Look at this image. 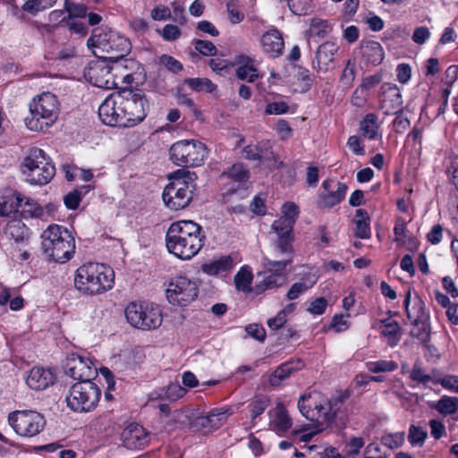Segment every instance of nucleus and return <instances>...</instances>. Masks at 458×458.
I'll return each mask as SVG.
<instances>
[{
	"label": "nucleus",
	"instance_id": "obj_40",
	"mask_svg": "<svg viewBox=\"0 0 458 458\" xmlns=\"http://www.w3.org/2000/svg\"><path fill=\"white\" fill-rule=\"evenodd\" d=\"M184 84L188 85L192 90L200 92L205 91L212 93L216 90V86L207 78H190L184 81Z\"/></svg>",
	"mask_w": 458,
	"mask_h": 458
},
{
	"label": "nucleus",
	"instance_id": "obj_20",
	"mask_svg": "<svg viewBox=\"0 0 458 458\" xmlns=\"http://www.w3.org/2000/svg\"><path fill=\"white\" fill-rule=\"evenodd\" d=\"M113 68L105 65H96L89 72L90 82L98 88L112 89L118 87L121 80L113 73Z\"/></svg>",
	"mask_w": 458,
	"mask_h": 458
},
{
	"label": "nucleus",
	"instance_id": "obj_3",
	"mask_svg": "<svg viewBox=\"0 0 458 458\" xmlns=\"http://www.w3.org/2000/svg\"><path fill=\"white\" fill-rule=\"evenodd\" d=\"M114 272L102 263L89 262L77 268L74 286L83 295L101 294L113 288Z\"/></svg>",
	"mask_w": 458,
	"mask_h": 458
},
{
	"label": "nucleus",
	"instance_id": "obj_19",
	"mask_svg": "<svg viewBox=\"0 0 458 458\" xmlns=\"http://www.w3.org/2000/svg\"><path fill=\"white\" fill-rule=\"evenodd\" d=\"M382 98L380 107L386 115L397 114L403 106V97L400 89L391 83H385L381 87Z\"/></svg>",
	"mask_w": 458,
	"mask_h": 458
},
{
	"label": "nucleus",
	"instance_id": "obj_34",
	"mask_svg": "<svg viewBox=\"0 0 458 458\" xmlns=\"http://www.w3.org/2000/svg\"><path fill=\"white\" fill-rule=\"evenodd\" d=\"M233 267V260L230 256H223L217 259L204 263L202 271L209 276H216L231 270Z\"/></svg>",
	"mask_w": 458,
	"mask_h": 458
},
{
	"label": "nucleus",
	"instance_id": "obj_46",
	"mask_svg": "<svg viewBox=\"0 0 458 458\" xmlns=\"http://www.w3.org/2000/svg\"><path fill=\"white\" fill-rule=\"evenodd\" d=\"M274 260H267V265L269 267V269L271 271L276 272L275 274L268 275L267 276H265L263 279V284L266 289H270L273 287H277L281 285L284 281V276L283 275L284 270H276L275 267H273L270 264V262H273Z\"/></svg>",
	"mask_w": 458,
	"mask_h": 458
},
{
	"label": "nucleus",
	"instance_id": "obj_49",
	"mask_svg": "<svg viewBox=\"0 0 458 458\" xmlns=\"http://www.w3.org/2000/svg\"><path fill=\"white\" fill-rule=\"evenodd\" d=\"M427 432L420 427L411 425L409 428L408 440L413 446H421L427 437Z\"/></svg>",
	"mask_w": 458,
	"mask_h": 458
},
{
	"label": "nucleus",
	"instance_id": "obj_7",
	"mask_svg": "<svg viewBox=\"0 0 458 458\" xmlns=\"http://www.w3.org/2000/svg\"><path fill=\"white\" fill-rule=\"evenodd\" d=\"M58 111L56 97L50 92H44L30 103V115L25 118V123L30 131H42L54 123Z\"/></svg>",
	"mask_w": 458,
	"mask_h": 458
},
{
	"label": "nucleus",
	"instance_id": "obj_51",
	"mask_svg": "<svg viewBox=\"0 0 458 458\" xmlns=\"http://www.w3.org/2000/svg\"><path fill=\"white\" fill-rule=\"evenodd\" d=\"M56 0H27L23 5V10L30 13H38L47 8H50Z\"/></svg>",
	"mask_w": 458,
	"mask_h": 458
},
{
	"label": "nucleus",
	"instance_id": "obj_61",
	"mask_svg": "<svg viewBox=\"0 0 458 458\" xmlns=\"http://www.w3.org/2000/svg\"><path fill=\"white\" fill-rule=\"evenodd\" d=\"M346 145L353 154L357 156L365 155L364 145L361 143L360 137L356 135L350 136L347 140Z\"/></svg>",
	"mask_w": 458,
	"mask_h": 458
},
{
	"label": "nucleus",
	"instance_id": "obj_36",
	"mask_svg": "<svg viewBox=\"0 0 458 458\" xmlns=\"http://www.w3.org/2000/svg\"><path fill=\"white\" fill-rule=\"evenodd\" d=\"M354 223L355 236L360 239H369L370 237L369 217L365 209H356Z\"/></svg>",
	"mask_w": 458,
	"mask_h": 458
},
{
	"label": "nucleus",
	"instance_id": "obj_58",
	"mask_svg": "<svg viewBox=\"0 0 458 458\" xmlns=\"http://www.w3.org/2000/svg\"><path fill=\"white\" fill-rule=\"evenodd\" d=\"M404 441V433L388 434L382 437V444L390 449L399 447Z\"/></svg>",
	"mask_w": 458,
	"mask_h": 458
},
{
	"label": "nucleus",
	"instance_id": "obj_29",
	"mask_svg": "<svg viewBox=\"0 0 458 458\" xmlns=\"http://www.w3.org/2000/svg\"><path fill=\"white\" fill-rule=\"evenodd\" d=\"M347 185L344 182H335V190L319 195L318 205L319 208H330L339 204L345 197Z\"/></svg>",
	"mask_w": 458,
	"mask_h": 458
},
{
	"label": "nucleus",
	"instance_id": "obj_50",
	"mask_svg": "<svg viewBox=\"0 0 458 458\" xmlns=\"http://www.w3.org/2000/svg\"><path fill=\"white\" fill-rule=\"evenodd\" d=\"M413 327L411 330V335L416 337L423 343L429 340V327L427 321H420L419 323H412Z\"/></svg>",
	"mask_w": 458,
	"mask_h": 458
},
{
	"label": "nucleus",
	"instance_id": "obj_48",
	"mask_svg": "<svg viewBox=\"0 0 458 458\" xmlns=\"http://www.w3.org/2000/svg\"><path fill=\"white\" fill-rule=\"evenodd\" d=\"M269 404V400L266 397H258L249 404L251 420L254 421L257 417L261 415Z\"/></svg>",
	"mask_w": 458,
	"mask_h": 458
},
{
	"label": "nucleus",
	"instance_id": "obj_30",
	"mask_svg": "<svg viewBox=\"0 0 458 458\" xmlns=\"http://www.w3.org/2000/svg\"><path fill=\"white\" fill-rule=\"evenodd\" d=\"M54 211L55 206L53 204L42 207L34 199H27L23 205L22 213L24 217L46 219L50 216Z\"/></svg>",
	"mask_w": 458,
	"mask_h": 458
},
{
	"label": "nucleus",
	"instance_id": "obj_56",
	"mask_svg": "<svg viewBox=\"0 0 458 458\" xmlns=\"http://www.w3.org/2000/svg\"><path fill=\"white\" fill-rule=\"evenodd\" d=\"M311 0H292L289 8L295 15H306L310 10Z\"/></svg>",
	"mask_w": 458,
	"mask_h": 458
},
{
	"label": "nucleus",
	"instance_id": "obj_39",
	"mask_svg": "<svg viewBox=\"0 0 458 458\" xmlns=\"http://www.w3.org/2000/svg\"><path fill=\"white\" fill-rule=\"evenodd\" d=\"M5 233L11 236L16 242H23L29 238V228L21 221H11L7 224Z\"/></svg>",
	"mask_w": 458,
	"mask_h": 458
},
{
	"label": "nucleus",
	"instance_id": "obj_32",
	"mask_svg": "<svg viewBox=\"0 0 458 458\" xmlns=\"http://www.w3.org/2000/svg\"><path fill=\"white\" fill-rule=\"evenodd\" d=\"M410 302L411 292H408L403 302L408 319L411 320V323L427 321L428 316L426 313L424 302L420 298H418L411 309L409 308Z\"/></svg>",
	"mask_w": 458,
	"mask_h": 458
},
{
	"label": "nucleus",
	"instance_id": "obj_31",
	"mask_svg": "<svg viewBox=\"0 0 458 458\" xmlns=\"http://www.w3.org/2000/svg\"><path fill=\"white\" fill-rule=\"evenodd\" d=\"M303 362L300 360H290L277 367V369L269 377L271 386H279L285 378H287L293 371L301 369Z\"/></svg>",
	"mask_w": 458,
	"mask_h": 458
},
{
	"label": "nucleus",
	"instance_id": "obj_53",
	"mask_svg": "<svg viewBox=\"0 0 458 458\" xmlns=\"http://www.w3.org/2000/svg\"><path fill=\"white\" fill-rule=\"evenodd\" d=\"M282 213L283 215L279 218L292 222V225H294L300 213L299 207L293 202H286L282 208Z\"/></svg>",
	"mask_w": 458,
	"mask_h": 458
},
{
	"label": "nucleus",
	"instance_id": "obj_64",
	"mask_svg": "<svg viewBox=\"0 0 458 458\" xmlns=\"http://www.w3.org/2000/svg\"><path fill=\"white\" fill-rule=\"evenodd\" d=\"M364 458H387V455L381 452L378 444L370 443L364 450Z\"/></svg>",
	"mask_w": 458,
	"mask_h": 458
},
{
	"label": "nucleus",
	"instance_id": "obj_27",
	"mask_svg": "<svg viewBox=\"0 0 458 458\" xmlns=\"http://www.w3.org/2000/svg\"><path fill=\"white\" fill-rule=\"evenodd\" d=\"M234 63L238 65L236 76L240 80L253 82L259 77L258 70L254 66V61L248 55H237Z\"/></svg>",
	"mask_w": 458,
	"mask_h": 458
},
{
	"label": "nucleus",
	"instance_id": "obj_6",
	"mask_svg": "<svg viewBox=\"0 0 458 458\" xmlns=\"http://www.w3.org/2000/svg\"><path fill=\"white\" fill-rule=\"evenodd\" d=\"M197 175L185 168L178 169L168 175L169 183L163 191V200L173 210L186 208L192 199Z\"/></svg>",
	"mask_w": 458,
	"mask_h": 458
},
{
	"label": "nucleus",
	"instance_id": "obj_59",
	"mask_svg": "<svg viewBox=\"0 0 458 458\" xmlns=\"http://www.w3.org/2000/svg\"><path fill=\"white\" fill-rule=\"evenodd\" d=\"M355 79V64L348 61L341 76V82L346 86L351 87Z\"/></svg>",
	"mask_w": 458,
	"mask_h": 458
},
{
	"label": "nucleus",
	"instance_id": "obj_2",
	"mask_svg": "<svg viewBox=\"0 0 458 458\" xmlns=\"http://www.w3.org/2000/svg\"><path fill=\"white\" fill-rule=\"evenodd\" d=\"M201 226L191 220L173 223L165 235L168 251L182 259H191L202 248Z\"/></svg>",
	"mask_w": 458,
	"mask_h": 458
},
{
	"label": "nucleus",
	"instance_id": "obj_11",
	"mask_svg": "<svg viewBox=\"0 0 458 458\" xmlns=\"http://www.w3.org/2000/svg\"><path fill=\"white\" fill-rule=\"evenodd\" d=\"M126 319L135 328L142 330L156 329L163 321L158 306L148 302H130L124 310Z\"/></svg>",
	"mask_w": 458,
	"mask_h": 458
},
{
	"label": "nucleus",
	"instance_id": "obj_55",
	"mask_svg": "<svg viewBox=\"0 0 458 458\" xmlns=\"http://www.w3.org/2000/svg\"><path fill=\"white\" fill-rule=\"evenodd\" d=\"M434 384H440L444 388L458 393V377L457 376H445L444 377L436 374L433 379Z\"/></svg>",
	"mask_w": 458,
	"mask_h": 458
},
{
	"label": "nucleus",
	"instance_id": "obj_17",
	"mask_svg": "<svg viewBox=\"0 0 458 458\" xmlns=\"http://www.w3.org/2000/svg\"><path fill=\"white\" fill-rule=\"evenodd\" d=\"M123 100V92L110 94L98 107V116L103 123L122 127L123 108L119 102Z\"/></svg>",
	"mask_w": 458,
	"mask_h": 458
},
{
	"label": "nucleus",
	"instance_id": "obj_57",
	"mask_svg": "<svg viewBox=\"0 0 458 458\" xmlns=\"http://www.w3.org/2000/svg\"><path fill=\"white\" fill-rule=\"evenodd\" d=\"M160 64L174 73L181 72L183 68L182 64L178 60L168 55H163L160 57Z\"/></svg>",
	"mask_w": 458,
	"mask_h": 458
},
{
	"label": "nucleus",
	"instance_id": "obj_16",
	"mask_svg": "<svg viewBox=\"0 0 458 458\" xmlns=\"http://www.w3.org/2000/svg\"><path fill=\"white\" fill-rule=\"evenodd\" d=\"M64 372L78 382L92 381L97 376V368L89 357L72 353L66 359Z\"/></svg>",
	"mask_w": 458,
	"mask_h": 458
},
{
	"label": "nucleus",
	"instance_id": "obj_35",
	"mask_svg": "<svg viewBox=\"0 0 458 458\" xmlns=\"http://www.w3.org/2000/svg\"><path fill=\"white\" fill-rule=\"evenodd\" d=\"M270 145L268 142H259L258 144H250L243 148V157L253 161H261L268 157L271 153Z\"/></svg>",
	"mask_w": 458,
	"mask_h": 458
},
{
	"label": "nucleus",
	"instance_id": "obj_5",
	"mask_svg": "<svg viewBox=\"0 0 458 458\" xmlns=\"http://www.w3.org/2000/svg\"><path fill=\"white\" fill-rule=\"evenodd\" d=\"M87 46L98 58L112 62L123 59L131 51L128 38L107 28L95 29Z\"/></svg>",
	"mask_w": 458,
	"mask_h": 458
},
{
	"label": "nucleus",
	"instance_id": "obj_37",
	"mask_svg": "<svg viewBox=\"0 0 458 458\" xmlns=\"http://www.w3.org/2000/svg\"><path fill=\"white\" fill-rule=\"evenodd\" d=\"M221 177H226L234 182H238L239 185L244 186L249 181L250 172L242 163L233 165L228 171L224 172Z\"/></svg>",
	"mask_w": 458,
	"mask_h": 458
},
{
	"label": "nucleus",
	"instance_id": "obj_18",
	"mask_svg": "<svg viewBox=\"0 0 458 458\" xmlns=\"http://www.w3.org/2000/svg\"><path fill=\"white\" fill-rule=\"evenodd\" d=\"M122 441L127 449H142L149 443V434L142 426L131 423L123 429Z\"/></svg>",
	"mask_w": 458,
	"mask_h": 458
},
{
	"label": "nucleus",
	"instance_id": "obj_24",
	"mask_svg": "<svg viewBox=\"0 0 458 458\" xmlns=\"http://www.w3.org/2000/svg\"><path fill=\"white\" fill-rule=\"evenodd\" d=\"M22 198L19 192L5 188L0 190V216H11L18 211Z\"/></svg>",
	"mask_w": 458,
	"mask_h": 458
},
{
	"label": "nucleus",
	"instance_id": "obj_26",
	"mask_svg": "<svg viewBox=\"0 0 458 458\" xmlns=\"http://www.w3.org/2000/svg\"><path fill=\"white\" fill-rule=\"evenodd\" d=\"M360 52L363 61L374 66L380 64L385 57L383 47L374 40L361 41Z\"/></svg>",
	"mask_w": 458,
	"mask_h": 458
},
{
	"label": "nucleus",
	"instance_id": "obj_21",
	"mask_svg": "<svg viewBox=\"0 0 458 458\" xmlns=\"http://www.w3.org/2000/svg\"><path fill=\"white\" fill-rule=\"evenodd\" d=\"M260 47L264 54L272 58L280 56L284 48L282 33L277 29L266 31L260 38Z\"/></svg>",
	"mask_w": 458,
	"mask_h": 458
},
{
	"label": "nucleus",
	"instance_id": "obj_25",
	"mask_svg": "<svg viewBox=\"0 0 458 458\" xmlns=\"http://www.w3.org/2000/svg\"><path fill=\"white\" fill-rule=\"evenodd\" d=\"M226 420V411L215 410L205 416H199L195 419L193 426L204 433L210 432L220 428Z\"/></svg>",
	"mask_w": 458,
	"mask_h": 458
},
{
	"label": "nucleus",
	"instance_id": "obj_38",
	"mask_svg": "<svg viewBox=\"0 0 458 458\" xmlns=\"http://www.w3.org/2000/svg\"><path fill=\"white\" fill-rule=\"evenodd\" d=\"M431 407L444 416L452 415L458 411V398L444 395Z\"/></svg>",
	"mask_w": 458,
	"mask_h": 458
},
{
	"label": "nucleus",
	"instance_id": "obj_52",
	"mask_svg": "<svg viewBox=\"0 0 458 458\" xmlns=\"http://www.w3.org/2000/svg\"><path fill=\"white\" fill-rule=\"evenodd\" d=\"M64 9L68 13L69 18H83L87 15V7L82 4H75L65 0Z\"/></svg>",
	"mask_w": 458,
	"mask_h": 458
},
{
	"label": "nucleus",
	"instance_id": "obj_60",
	"mask_svg": "<svg viewBox=\"0 0 458 458\" xmlns=\"http://www.w3.org/2000/svg\"><path fill=\"white\" fill-rule=\"evenodd\" d=\"M267 114H283L289 112V106L284 101L273 102L267 105L265 109Z\"/></svg>",
	"mask_w": 458,
	"mask_h": 458
},
{
	"label": "nucleus",
	"instance_id": "obj_12",
	"mask_svg": "<svg viewBox=\"0 0 458 458\" xmlns=\"http://www.w3.org/2000/svg\"><path fill=\"white\" fill-rule=\"evenodd\" d=\"M293 225L285 219L278 218L271 225L272 231L276 233V239L274 242L275 252L280 255H286L287 259L270 262L271 266L277 270H284L286 267L293 262Z\"/></svg>",
	"mask_w": 458,
	"mask_h": 458
},
{
	"label": "nucleus",
	"instance_id": "obj_4",
	"mask_svg": "<svg viewBox=\"0 0 458 458\" xmlns=\"http://www.w3.org/2000/svg\"><path fill=\"white\" fill-rule=\"evenodd\" d=\"M41 250L47 261L64 264L73 257L75 240L67 228L53 224L41 234Z\"/></svg>",
	"mask_w": 458,
	"mask_h": 458
},
{
	"label": "nucleus",
	"instance_id": "obj_63",
	"mask_svg": "<svg viewBox=\"0 0 458 458\" xmlns=\"http://www.w3.org/2000/svg\"><path fill=\"white\" fill-rule=\"evenodd\" d=\"M395 114L396 116L393 121L394 130L396 133H403L411 124L410 120L400 111Z\"/></svg>",
	"mask_w": 458,
	"mask_h": 458
},
{
	"label": "nucleus",
	"instance_id": "obj_47",
	"mask_svg": "<svg viewBox=\"0 0 458 458\" xmlns=\"http://www.w3.org/2000/svg\"><path fill=\"white\" fill-rule=\"evenodd\" d=\"M113 426L114 422L108 413L99 415L91 421V427L97 432H108Z\"/></svg>",
	"mask_w": 458,
	"mask_h": 458
},
{
	"label": "nucleus",
	"instance_id": "obj_9",
	"mask_svg": "<svg viewBox=\"0 0 458 458\" xmlns=\"http://www.w3.org/2000/svg\"><path fill=\"white\" fill-rule=\"evenodd\" d=\"M101 397V390L92 381H81L73 384L65 401L67 406L76 412H89L97 406Z\"/></svg>",
	"mask_w": 458,
	"mask_h": 458
},
{
	"label": "nucleus",
	"instance_id": "obj_15",
	"mask_svg": "<svg viewBox=\"0 0 458 458\" xmlns=\"http://www.w3.org/2000/svg\"><path fill=\"white\" fill-rule=\"evenodd\" d=\"M199 288L194 281L186 276H177L173 278L166 289V298L173 305L188 306L197 297Z\"/></svg>",
	"mask_w": 458,
	"mask_h": 458
},
{
	"label": "nucleus",
	"instance_id": "obj_23",
	"mask_svg": "<svg viewBox=\"0 0 458 458\" xmlns=\"http://www.w3.org/2000/svg\"><path fill=\"white\" fill-rule=\"evenodd\" d=\"M55 376L50 369L42 367L32 368L27 377L26 384L28 386L36 391H41L53 385Z\"/></svg>",
	"mask_w": 458,
	"mask_h": 458
},
{
	"label": "nucleus",
	"instance_id": "obj_41",
	"mask_svg": "<svg viewBox=\"0 0 458 458\" xmlns=\"http://www.w3.org/2000/svg\"><path fill=\"white\" fill-rule=\"evenodd\" d=\"M436 377L435 371L431 374L427 373L424 368L419 361H416L410 371V378L420 384H427L428 382L433 383V379Z\"/></svg>",
	"mask_w": 458,
	"mask_h": 458
},
{
	"label": "nucleus",
	"instance_id": "obj_43",
	"mask_svg": "<svg viewBox=\"0 0 458 458\" xmlns=\"http://www.w3.org/2000/svg\"><path fill=\"white\" fill-rule=\"evenodd\" d=\"M330 30V27L327 21L314 18L310 21V28L307 30V34L310 38H325L328 31Z\"/></svg>",
	"mask_w": 458,
	"mask_h": 458
},
{
	"label": "nucleus",
	"instance_id": "obj_1",
	"mask_svg": "<svg viewBox=\"0 0 458 458\" xmlns=\"http://www.w3.org/2000/svg\"><path fill=\"white\" fill-rule=\"evenodd\" d=\"M343 403L339 399H328L319 392L302 394L298 409L302 416L316 424L318 431L344 422Z\"/></svg>",
	"mask_w": 458,
	"mask_h": 458
},
{
	"label": "nucleus",
	"instance_id": "obj_54",
	"mask_svg": "<svg viewBox=\"0 0 458 458\" xmlns=\"http://www.w3.org/2000/svg\"><path fill=\"white\" fill-rule=\"evenodd\" d=\"M186 389L178 383H172L164 390V397L169 401H175L186 394Z\"/></svg>",
	"mask_w": 458,
	"mask_h": 458
},
{
	"label": "nucleus",
	"instance_id": "obj_14",
	"mask_svg": "<svg viewBox=\"0 0 458 458\" xmlns=\"http://www.w3.org/2000/svg\"><path fill=\"white\" fill-rule=\"evenodd\" d=\"M123 108L122 127H133L142 122L146 115L148 101L140 94L130 91L123 92V100L119 102Z\"/></svg>",
	"mask_w": 458,
	"mask_h": 458
},
{
	"label": "nucleus",
	"instance_id": "obj_44",
	"mask_svg": "<svg viewBox=\"0 0 458 458\" xmlns=\"http://www.w3.org/2000/svg\"><path fill=\"white\" fill-rule=\"evenodd\" d=\"M367 369L371 373L392 372L398 368L394 360H378L375 361H368L365 364Z\"/></svg>",
	"mask_w": 458,
	"mask_h": 458
},
{
	"label": "nucleus",
	"instance_id": "obj_42",
	"mask_svg": "<svg viewBox=\"0 0 458 458\" xmlns=\"http://www.w3.org/2000/svg\"><path fill=\"white\" fill-rule=\"evenodd\" d=\"M380 334L386 338V341L390 347L396 346L402 337L399 324L388 325L386 327H381Z\"/></svg>",
	"mask_w": 458,
	"mask_h": 458
},
{
	"label": "nucleus",
	"instance_id": "obj_28",
	"mask_svg": "<svg viewBox=\"0 0 458 458\" xmlns=\"http://www.w3.org/2000/svg\"><path fill=\"white\" fill-rule=\"evenodd\" d=\"M337 50L338 47L334 42L327 41L320 45L316 53L317 65L315 67L320 72H327L329 64L334 61Z\"/></svg>",
	"mask_w": 458,
	"mask_h": 458
},
{
	"label": "nucleus",
	"instance_id": "obj_8",
	"mask_svg": "<svg viewBox=\"0 0 458 458\" xmlns=\"http://www.w3.org/2000/svg\"><path fill=\"white\" fill-rule=\"evenodd\" d=\"M22 174L30 184L46 185L55 176V167L42 149L34 147L23 159Z\"/></svg>",
	"mask_w": 458,
	"mask_h": 458
},
{
	"label": "nucleus",
	"instance_id": "obj_10",
	"mask_svg": "<svg viewBox=\"0 0 458 458\" xmlns=\"http://www.w3.org/2000/svg\"><path fill=\"white\" fill-rule=\"evenodd\" d=\"M172 162L182 167L199 166L207 158L208 151L206 145L196 140H183L174 143L170 149Z\"/></svg>",
	"mask_w": 458,
	"mask_h": 458
},
{
	"label": "nucleus",
	"instance_id": "obj_33",
	"mask_svg": "<svg viewBox=\"0 0 458 458\" xmlns=\"http://www.w3.org/2000/svg\"><path fill=\"white\" fill-rule=\"evenodd\" d=\"M378 117L374 113L367 114L360 123V130L362 136L368 140H374L379 137Z\"/></svg>",
	"mask_w": 458,
	"mask_h": 458
},
{
	"label": "nucleus",
	"instance_id": "obj_62",
	"mask_svg": "<svg viewBox=\"0 0 458 458\" xmlns=\"http://www.w3.org/2000/svg\"><path fill=\"white\" fill-rule=\"evenodd\" d=\"M430 35H431V33L428 27L420 26V27H417L414 30L411 38H412L413 42H415L416 44L423 45L430 38Z\"/></svg>",
	"mask_w": 458,
	"mask_h": 458
},
{
	"label": "nucleus",
	"instance_id": "obj_13",
	"mask_svg": "<svg viewBox=\"0 0 458 458\" xmlns=\"http://www.w3.org/2000/svg\"><path fill=\"white\" fill-rule=\"evenodd\" d=\"M8 422L21 437H32L38 435L46 425L45 418L38 411L24 410L9 414Z\"/></svg>",
	"mask_w": 458,
	"mask_h": 458
},
{
	"label": "nucleus",
	"instance_id": "obj_22",
	"mask_svg": "<svg viewBox=\"0 0 458 458\" xmlns=\"http://www.w3.org/2000/svg\"><path fill=\"white\" fill-rule=\"evenodd\" d=\"M268 415L269 428L277 435L282 436L291 428L293 421L283 403H278L268 411Z\"/></svg>",
	"mask_w": 458,
	"mask_h": 458
},
{
	"label": "nucleus",
	"instance_id": "obj_45",
	"mask_svg": "<svg viewBox=\"0 0 458 458\" xmlns=\"http://www.w3.org/2000/svg\"><path fill=\"white\" fill-rule=\"evenodd\" d=\"M252 281V274L251 272L245 268L242 267L237 274L234 276V284L237 290L242 292H250V284Z\"/></svg>",
	"mask_w": 458,
	"mask_h": 458
}]
</instances>
